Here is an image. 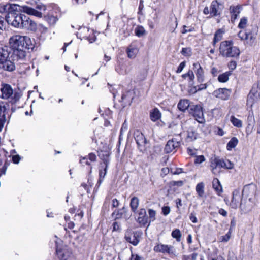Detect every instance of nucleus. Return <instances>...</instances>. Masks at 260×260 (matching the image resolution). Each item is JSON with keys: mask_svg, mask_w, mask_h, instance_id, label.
Instances as JSON below:
<instances>
[{"mask_svg": "<svg viewBox=\"0 0 260 260\" xmlns=\"http://www.w3.org/2000/svg\"><path fill=\"white\" fill-rule=\"evenodd\" d=\"M134 138L139 148L142 149L147 142L143 134L139 131H136L134 133Z\"/></svg>", "mask_w": 260, "mask_h": 260, "instance_id": "obj_12", "label": "nucleus"}, {"mask_svg": "<svg viewBox=\"0 0 260 260\" xmlns=\"http://www.w3.org/2000/svg\"><path fill=\"white\" fill-rule=\"evenodd\" d=\"M138 214V222L143 225H146L148 222V218L146 215L145 209L144 208L140 209L139 211Z\"/></svg>", "mask_w": 260, "mask_h": 260, "instance_id": "obj_19", "label": "nucleus"}, {"mask_svg": "<svg viewBox=\"0 0 260 260\" xmlns=\"http://www.w3.org/2000/svg\"><path fill=\"white\" fill-rule=\"evenodd\" d=\"M36 8L39 10V12H41L40 11H45L46 9V6L42 4H37ZM38 11V10H37Z\"/></svg>", "mask_w": 260, "mask_h": 260, "instance_id": "obj_53", "label": "nucleus"}, {"mask_svg": "<svg viewBox=\"0 0 260 260\" xmlns=\"http://www.w3.org/2000/svg\"><path fill=\"white\" fill-rule=\"evenodd\" d=\"M187 153L190 155H194L196 153V150L194 149L188 148H187Z\"/></svg>", "mask_w": 260, "mask_h": 260, "instance_id": "obj_59", "label": "nucleus"}, {"mask_svg": "<svg viewBox=\"0 0 260 260\" xmlns=\"http://www.w3.org/2000/svg\"><path fill=\"white\" fill-rule=\"evenodd\" d=\"M231 73L230 72H226L220 74L218 77V80L220 82L225 83L229 80V76Z\"/></svg>", "mask_w": 260, "mask_h": 260, "instance_id": "obj_34", "label": "nucleus"}, {"mask_svg": "<svg viewBox=\"0 0 260 260\" xmlns=\"http://www.w3.org/2000/svg\"><path fill=\"white\" fill-rule=\"evenodd\" d=\"M139 235L137 232H132L131 231H127L125 235V240L136 246L139 242Z\"/></svg>", "mask_w": 260, "mask_h": 260, "instance_id": "obj_10", "label": "nucleus"}, {"mask_svg": "<svg viewBox=\"0 0 260 260\" xmlns=\"http://www.w3.org/2000/svg\"><path fill=\"white\" fill-rule=\"evenodd\" d=\"M56 254L60 260H76L71 250L66 247L60 248L57 246Z\"/></svg>", "mask_w": 260, "mask_h": 260, "instance_id": "obj_8", "label": "nucleus"}, {"mask_svg": "<svg viewBox=\"0 0 260 260\" xmlns=\"http://www.w3.org/2000/svg\"><path fill=\"white\" fill-rule=\"evenodd\" d=\"M196 191L200 198L203 197L205 193L204 184L203 182H200L196 185Z\"/></svg>", "mask_w": 260, "mask_h": 260, "instance_id": "obj_31", "label": "nucleus"}, {"mask_svg": "<svg viewBox=\"0 0 260 260\" xmlns=\"http://www.w3.org/2000/svg\"><path fill=\"white\" fill-rule=\"evenodd\" d=\"M13 12H22L38 18H41L43 15L42 12L29 6H20L16 4H8V12L12 13Z\"/></svg>", "mask_w": 260, "mask_h": 260, "instance_id": "obj_3", "label": "nucleus"}, {"mask_svg": "<svg viewBox=\"0 0 260 260\" xmlns=\"http://www.w3.org/2000/svg\"><path fill=\"white\" fill-rule=\"evenodd\" d=\"M240 200L241 196L239 191H234L233 193V197L231 203L230 204V206L234 209L237 208L239 205H241V204H240Z\"/></svg>", "mask_w": 260, "mask_h": 260, "instance_id": "obj_20", "label": "nucleus"}, {"mask_svg": "<svg viewBox=\"0 0 260 260\" xmlns=\"http://www.w3.org/2000/svg\"><path fill=\"white\" fill-rule=\"evenodd\" d=\"M1 91V96L3 99H8L13 95V89L9 85H3Z\"/></svg>", "mask_w": 260, "mask_h": 260, "instance_id": "obj_17", "label": "nucleus"}, {"mask_svg": "<svg viewBox=\"0 0 260 260\" xmlns=\"http://www.w3.org/2000/svg\"><path fill=\"white\" fill-rule=\"evenodd\" d=\"M230 236H231V232L229 231L228 232V233H227L224 236H221L219 238V240L220 242H228L230 238Z\"/></svg>", "mask_w": 260, "mask_h": 260, "instance_id": "obj_45", "label": "nucleus"}, {"mask_svg": "<svg viewBox=\"0 0 260 260\" xmlns=\"http://www.w3.org/2000/svg\"><path fill=\"white\" fill-rule=\"evenodd\" d=\"M241 7L240 6H232L230 7V12L231 15L232 21H235L240 13Z\"/></svg>", "mask_w": 260, "mask_h": 260, "instance_id": "obj_22", "label": "nucleus"}, {"mask_svg": "<svg viewBox=\"0 0 260 260\" xmlns=\"http://www.w3.org/2000/svg\"><path fill=\"white\" fill-rule=\"evenodd\" d=\"M247 24V18L246 17H242L238 24V27L241 29L245 28Z\"/></svg>", "mask_w": 260, "mask_h": 260, "instance_id": "obj_40", "label": "nucleus"}, {"mask_svg": "<svg viewBox=\"0 0 260 260\" xmlns=\"http://www.w3.org/2000/svg\"><path fill=\"white\" fill-rule=\"evenodd\" d=\"M181 53L185 56H190L192 54L191 49L190 48H183L181 50Z\"/></svg>", "mask_w": 260, "mask_h": 260, "instance_id": "obj_41", "label": "nucleus"}, {"mask_svg": "<svg viewBox=\"0 0 260 260\" xmlns=\"http://www.w3.org/2000/svg\"><path fill=\"white\" fill-rule=\"evenodd\" d=\"M15 60H17L16 58L13 57V55L11 54L8 57L1 60L0 61V70L12 72L16 69Z\"/></svg>", "mask_w": 260, "mask_h": 260, "instance_id": "obj_5", "label": "nucleus"}, {"mask_svg": "<svg viewBox=\"0 0 260 260\" xmlns=\"http://www.w3.org/2000/svg\"><path fill=\"white\" fill-rule=\"evenodd\" d=\"M219 5L216 1H214L212 2L211 5V11L210 13L213 16H216L220 14L219 11Z\"/></svg>", "mask_w": 260, "mask_h": 260, "instance_id": "obj_25", "label": "nucleus"}, {"mask_svg": "<svg viewBox=\"0 0 260 260\" xmlns=\"http://www.w3.org/2000/svg\"><path fill=\"white\" fill-rule=\"evenodd\" d=\"M256 194V187L254 186H245L242 191V195L247 198H249V201L252 202L253 197L255 196Z\"/></svg>", "mask_w": 260, "mask_h": 260, "instance_id": "obj_13", "label": "nucleus"}, {"mask_svg": "<svg viewBox=\"0 0 260 260\" xmlns=\"http://www.w3.org/2000/svg\"><path fill=\"white\" fill-rule=\"evenodd\" d=\"M213 188L215 189L217 194L220 195L223 192L222 186L219 180L217 178H214L212 182Z\"/></svg>", "mask_w": 260, "mask_h": 260, "instance_id": "obj_26", "label": "nucleus"}, {"mask_svg": "<svg viewBox=\"0 0 260 260\" xmlns=\"http://www.w3.org/2000/svg\"><path fill=\"white\" fill-rule=\"evenodd\" d=\"M238 143V139L236 137H233L227 144L226 148L228 150H231L237 145Z\"/></svg>", "mask_w": 260, "mask_h": 260, "instance_id": "obj_33", "label": "nucleus"}, {"mask_svg": "<svg viewBox=\"0 0 260 260\" xmlns=\"http://www.w3.org/2000/svg\"><path fill=\"white\" fill-rule=\"evenodd\" d=\"M20 160V157L19 155H14L12 157V160L14 164H18Z\"/></svg>", "mask_w": 260, "mask_h": 260, "instance_id": "obj_57", "label": "nucleus"}, {"mask_svg": "<svg viewBox=\"0 0 260 260\" xmlns=\"http://www.w3.org/2000/svg\"><path fill=\"white\" fill-rule=\"evenodd\" d=\"M198 91H200L203 89H205L207 88V85L206 84H202L197 86Z\"/></svg>", "mask_w": 260, "mask_h": 260, "instance_id": "obj_62", "label": "nucleus"}, {"mask_svg": "<svg viewBox=\"0 0 260 260\" xmlns=\"http://www.w3.org/2000/svg\"><path fill=\"white\" fill-rule=\"evenodd\" d=\"M257 96H259V94L257 93H254L252 92H250L248 95L247 100V104L250 106H252L254 103L257 101Z\"/></svg>", "mask_w": 260, "mask_h": 260, "instance_id": "obj_29", "label": "nucleus"}, {"mask_svg": "<svg viewBox=\"0 0 260 260\" xmlns=\"http://www.w3.org/2000/svg\"><path fill=\"white\" fill-rule=\"evenodd\" d=\"M135 33L137 36L141 37L146 34V31L143 27L138 26L135 29Z\"/></svg>", "mask_w": 260, "mask_h": 260, "instance_id": "obj_35", "label": "nucleus"}, {"mask_svg": "<svg viewBox=\"0 0 260 260\" xmlns=\"http://www.w3.org/2000/svg\"><path fill=\"white\" fill-rule=\"evenodd\" d=\"M231 91L226 88H219L215 90L213 94L214 96L223 100L228 99Z\"/></svg>", "mask_w": 260, "mask_h": 260, "instance_id": "obj_14", "label": "nucleus"}, {"mask_svg": "<svg viewBox=\"0 0 260 260\" xmlns=\"http://www.w3.org/2000/svg\"><path fill=\"white\" fill-rule=\"evenodd\" d=\"M185 64H186V63L185 61H183V62H181L177 68L176 72L177 73H181L182 71V70H183V69L184 68Z\"/></svg>", "mask_w": 260, "mask_h": 260, "instance_id": "obj_51", "label": "nucleus"}, {"mask_svg": "<svg viewBox=\"0 0 260 260\" xmlns=\"http://www.w3.org/2000/svg\"><path fill=\"white\" fill-rule=\"evenodd\" d=\"M78 36H79L81 39L87 40L90 43H92L95 41V36L93 30L90 29L87 27L80 28Z\"/></svg>", "mask_w": 260, "mask_h": 260, "instance_id": "obj_7", "label": "nucleus"}, {"mask_svg": "<svg viewBox=\"0 0 260 260\" xmlns=\"http://www.w3.org/2000/svg\"><path fill=\"white\" fill-rule=\"evenodd\" d=\"M179 146V142L174 139H172L169 140L167 143L165 147V151L166 153L172 152Z\"/></svg>", "mask_w": 260, "mask_h": 260, "instance_id": "obj_16", "label": "nucleus"}, {"mask_svg": "<svg viewBox=\"0 0 260 260\" xmlns=\"http://www.w3.org/2000/svg\"><path fill=\"white\" fill-rule=\"evenodd\" d=\"M221 168H225L226 169H231L234 167V164L232 163L229 160H224L221 159Z\"/></svg>", "mask_w": 260, "mask_h": 260, "instance_id": "obj_37", "label": "nucleus"}, {"mask_svg": "<svg viewBox=\"0 0 260 260\" xmlns=\"http://www.w3.org/2000/svg\"><path fill=\"white\" fill-rule=\"evenodd\" d=\"M189 113L192 114L196 119L200 123H204L205 119L203 111V107L200 105H192L190 106Z\"/></svg>", "mask_w": 260, "mask_h": 260, "instance_id": "obj_6", "label": "nucleus"}, {"mask_svg": "<svg viewBox=\"0 0 260 260\" xmlns=\"http://www.w3.org/2000/svg\"><path fill=\"white\" fill-rule=\"evenodd\" d=\"M219 49L220 54L226 57H237L240 53L238 47L234 46L233 42L231 41L222 42Z\"/></svg>", "mask_w": 260, "mask_h": 260, "instance_id": "obj_2", "label": "nucleus"}, {"mask_svg": "<svg viewBox=\"0 0 260 260\" xmlns=\"http://www.w3.org/2000/svg\"><path fill=\"white\" fill-rule=\"evenodd\" d=\"M198 91L197 86H193L189 89V93L191 94H194Z\"/></svg>", "mask_w": 260, "mask_h": 260, "instance_id": "obj_60", "label": "nucleus"}, {"mask_svg": "<svg viewBox=\"0 0 260 260\" xmlns=\"http://www.w3.org/2000/svg\"><path fill=\"white\" fill-rule=\"evenodd\" d=\"M139 205V200L136 197H134L131 199L130 202V207L132 211L135 213L136 212L138 207Z\"/></svg>", "mask_w": 260, "mask_h": 260, "instance_id": "obj_28", "label": "nucleus"}, {"mask_svg": "<svg viewBox=\"0 0 260 260\" xmlns=\"http://www.w3.org/2000/svg\"><path fill=\"white\" fill-rule=\"evenodd\" d=\"M197 137V134L195 132L191 131L188 132V138H190L191 140H193L196 139Z\"/></svg>", "mask_w": 260, "mask_h": 260, "instance_id": "obj_49", "label": "nucleus"}, {"mask_svg": "<svg viewBox=\"0 0 260 260\" xmlns=\"http://www.w3.org/2000/svg\"><path fill=\"white\" fill-rule=\"evenodd\" d=\"M126 52L128 57L133 59L136 57L139 52V49L137 46L134 44H131L127 48Z\"/></svg>", "mask_w": 260, "mask_h": 260, "instance_id": "obj_21", "label": "nucleus"}, {"mask_svg": "<svg viewBox=\"0 0 260 260\" xmlns=\"http://www.w3.org/2000/svg\"><path fill=\"white\" fill-rule=\"evenodd\" d=\"M154 250L157 252L167 253L169 254H175L174 247L171 245L158 244L154 246Z\"/></svg>", "mask_w": 260, "mask_h": 260, "instance_id": "obj_9", "label": "nucleus"}, {"mask_svg": "<svg viewBox=\"0 0 260 260\" xmlns=\"http://www.w3.org/2000/svg\"><path fill=\"white\" fill-rule=\"evenodd\" d=\"M112 207L114 208L117 207L119 206V202L116 199H114L112 200Z\"/></svg>", "mask_w": 260, "mask_h": 260, "instance_id": "obj_61", "label": "nucleus"}, {"mask_svg": "<svg viewBox=\"0 0 260 260\" xmlns=\"http://www.w3.org/2000/svg\"><path fill=\"white\" fill-rule=\"evenodd\" d=\"M230 121L236 127L241 128L243 126L242 121L235 117L234 115H232L230 117Z\"/></svg>", "mask_w": 260, "mask_h": 260, "instance_id": "obj_32", "label": "nucleus"}, {"mask_svg": "<svg viewBox=\"0 0 260 260\" xmlns=\"http://www.w3.org/2000/svg\"><path fill=\"white\" fill-rule=\"evenodd\" d=\"M128 129V124L126 123V120L124 122V123L122 124L121 129H120V134L119 137L121 138V137L123 135L124 133Z\"/></svg>", "mask_w": 260, "mask_h": 260, "instance_id": "obj_44", "label": "nucleus"}, {"mask_svg": "<svg viewBox=\"0 0 260 260\" xmlns=\"http://www.w3.org/2000/svg\"><path fill=\"white\" fill-rule=\"evenodd\" d=\"M161 113L157 108L153 109L150 112V117L152 121L155 122L159 120L161 118Z\"/></svg>", "mask_w": 260, "mask_h": 260, "instance_id": "obj_24", "label": "nucleus"}, {"mask_svg": "<svg viewBox=\"0 0 260 260\" xmlns=\"http://www.w3.org/2000/svg\"><path fill=\"white\" fill-rule=\"evenodd\" d=\"M193 66L198 82H203L204 78L203 69L198 62L194 63Z\"/></svg>", "mask_w": 260, "mask_h": 260, "instance_id": "obj_18", "label": "nucleus"}, {"mask_svg": "<svg viewBox=\"0 0 260 260\" xmlns=\"http://www.w3.org/2000/svg\"><path fill=\"white\" fill-rule=\"evenodd\" d=\"M47 20L48 23L51 25H54L58 20V19L57 17L54 16H50L48 17Z\"/></svg>", "mask_w": 260, "mask_h": 260, "instance_id": "obj_42", "label": "nucleus"}, {"mask_svg": "<svg viewBox=\"0 0 260 260\" xmlns=\"http://www.w3.org/2000/svg\"><path fill=\"white\" fill-rule=\"evenodd\" d=\"M113 231H118L119 229V225L118 223L116 222H115L113 224Z\"/></svg>", "mask_w": 260, "mask_h": 260, "instance_id": "obj_64", "label": "nucleus"}, {"mask_svg": "<svg viewBox=\"0 0 260 260\" xmlns=\"http://www.w3.org/2000/svg\"><path fill=\"white\" fill-rule=\"evenodd\" d=\"M219 213L223 216H226L227 215V212L222 208L219 209Z\"/></svg>", "mask_w": 260, "mask_h": 260, "instance_id": "obj_63", "label": "nucleus"}, {"mask_svg": "<svg viewBox=\"0 0 260 260\" xmlns=\"http://www.w3.org/2000/svg\"><path fill=\"white\" fill-rule=\"evenodd\" d=\"M88 158L91 161H94L96 160V156L94 153H91L89 154V155L88 156Z\"/></svg>", "mask_w": 260, "mask_h": 260, "instance_id": "obj_58", "label": "nucleus"}, {"mask_svg": "<svg viewBox=\"0 0 260 260\" xmlns=\"http://www.w3.org/2000/svg\"><path fill=\"white\" fill-rule=\"evenodd\" d=\"M189 219L194 223H196L198 222V219L194 213H191L190 214Z\"/></svg>", "mask_w": 260, "mask_h": 260, "instance_id": "obj_54", "label": "nucleus"}, {"mask_svg": "<svg viewBox=\"0 0 260 260\" xmlns=\"http://www.w3.org/2000/svg\"><path fill=\"white\" fill-rule=\"evenodd\" d=\"M6 21V18H4L0 16V30H2L4 29H5Z\"/></svg>", "mask_w": 260, "mask_h": 260, "instance_id": "obj_47", "label": "nucleus"}, {"mask_svg": "<svg viewBox=\"0 0 260 260\" xmlns=\"http://www.w3.org/2000/svg\"><path fill=\"white\" fill-rule=\"evenodd\" d=\"M26 15L22 14L10 13L6 16V21L10 25L12 26L22 29L24 17H26Z\"/></svg>", "mask_w": 260, "mask_h": 260, "instance_id": "obj_4", "label": "nucleus"}, {"mask_svg": "<svg viewBox=\"0 0 260 260\" xmlns=\"http://www.w3.org/2000/svg\"><path fill=\"white\" fill-rule=\"evenodd\" d=\"M11 54L7 46H0V61Z\"/></svg>", "mask_w": 260, "mask_h": 260, "instance_id": "obj_30", "label": "nucleus"}, {"mask_svg": "<svg viewBox=\"0 0 260 260\" xmlns=\"http://www.w3.org/2000/svg\"><path fill=\"white\" fill-rule=\"evenodd\" d=\"M205 158L203 155L197 156L194 160V163L196 164H201L202 162L205 161Z\"/></svg>", "mask_w": 260, "mask_h": 260, "instance_id": "obj_46", "label": "nucleus"}, {"mask_svg": "<svg viewBox=\"0 0 260 260\" xmlns=\"http://www.w3.org/2000/svg\"><path fill=\"white\" fill-rule=\"evenodd\" d=\"M170 212V208L169 206H164L162 208V213L164 215L167 216Z\"/></svg>", "mask_w": 260, "mask_h": 260, "instance_id": "obj_50", "label": "nucleus"}, {"mask_svg": "<svg viewBox=\"0 0 260 260\" xmlns=\"http://www.w3.org/2000/svg\"><path fill=\"white\" fill-rule=\"evenodd\" d=\"M221 166V159L217 158L212 159L210 165L212 172L215 175L218 174L220 172V169L222 168Z\"/></svg>", "mask_w": 260, "mask_h": 260, "instance_id": "obj_15", "label": "nucleus"}, {"mask_svg": "<svg viewBox=\"0 0 260 260\" xmlns=\"http://www.w3.org/2000/svg\"><path fill=\"white\" fill-rule=\"evenodd\" d=\"M229 68L231 71H233L235 70L237 67V63L236 61H231L229 62L228 64Z\"/></svg>", "mask_w": 260, "mask_h": 260, "instance_id": "obj_52", "label": "nucleus"}, {"mask_svg": "<svg viewBox=\"0 0 260 260\" xmlns=\"http://www.w3.org/2000/svg\"><path fill=\"white\" fill-rule=\"evenodd\" d=\"M238 35L241 40H247V42L250 44L252 43L254 40V37L252 35L248 34L244 31H240Z\"/></svg>", "mask_w": 260, "mask_h": 260, "instance_id": "obj_23", "label": "nucleus"}, {"mask_svg": "<svg viewBox=\"0 0 260 260\" xmlns=\"http://www.w3.org/2000/svg\"><path fill=\"white\" fill-rule=\"evenodd\" d=\"M171 235L174 238L176 239L177 241H180L181 234L180 231L179 229H176L173 231Z\"/></svg>", "mask_w": 260, "mask_h": 260, "instance_id": "obj_38", "label": "nucleus"}, {"mask_svg": "<svg viewBox=\"0 0 260 260\" xmlns=\"http://www.w3.org/2000/svg\"><path fill=\"white\" fill-rule=\"evenodd\" d=\"M9 44L13 50V55L17 60H23L26 57V50L32 49L34 41L27 37L15 35L9 39Z\"/></svg>", "mask_w": 260, "mask_h": 260, "instance_id": "obj_1", "label": "nucleus"}, {"mask_svg": "<svg viewBox=\"0 0 260 260\" xmlns=\"http://www.w3.org/2000/svg\"><path fill=\"white\" fill-rule=\"evenodd\" d=\"M223 34V31L221 29H219L216 32L214 37V44H215L217 42H219L220 40H221Z\"/></svg>", "mask_w": 260, "mask_h": 260, "instance_id": "obj_36", "label": "nucleus"}, {"mask_svg": "<svg viewBox=\"0 0 260 260\" xmlns=\"http://www.w3.org/2000/svg\"><path fill=\"white\" fill-rule=\"evenodd\" d=\"M8 12V4H0V13H4Z\"/></svg>", "mask_w": 260, "mask_h": 260, "instance_id": "obj_48", "label": "nucleus"}, {"mask_svg": "<svg viewBox=\"0 0 260 260\" xmlns=\"http://www.w3.org/2000/svg\"><path fill=\"white\" fill-rule=\"evenodd\" d=\"M190 106L189 100L186 99L181 100L178 104V109L182 111H185L188 108H190Z\"/></svg>", "mask_w": 260, "mask_h": 260, "instance_id": "obj_27", "label": "nucleus"}, {"mask_svg": "<svg viewBox=\"0 0 260 260\" xmlns=\"http://www.w3.org/2000/svg\"><path fill=\"white\" fill-rule=\"evenodd\" d=\"M187 77L189 79L190 81H193L194 79V75L192 71L189 70L187 72Z\"/></svg>", "mask_w": 260, "mask_h": 260, "instance_id": "obj_55", "label": "nucleus"}, {"mask_svg": "<svg viewBox=\"0 0 260 260\" xmlns=\"http://www.w3.org/2000/svg\"><path fill=\"white\" fill-rule=\"evenodd\" d=\"M149 217L151 221H154L155 220L156 211L152 209L148 210Z\"/></svg>", "mask_w": 260, "mask_h": 260, "instance_id": "obj_43", "label": "nucleus"}, {"mask_svg": "<svg viewBox=\"0 0 260 260\" xmlns=\"http://www.w3.org/2000/svg\"><path fill=\"white\" fill-rule=\"evenodd\" d=\"M107 165L106 164L105 167L104 168V170L102 171V170H100L99 172V180L98 181V183H99V185L102 182L104 178L105 177L106 173H107Z\"/></svg>", "mask_w": 260, "mask_h": 260, "instance_id": "obj_39", "label": "nucleus"}, {"mask_svg": "<svg viewBox=\"0 0 260 260\" xmlns=\"http://www.w3.org/2000/svg\"><path fill=\"white\" fill-rule=\"evenodd\" d=\"M142 258L137 254H132L130 260H142Z\"/></svg>", "mask_w": 260, "mask_h": 260, "instance_id": "obj_56", "label": "nucleus"}, {"mask_svg": "<svg viewBox=\"0 0 260 260\" xmlns=\"http://www.w3.org/2000/svg\"><path fill=\"white\" fill-rule=\"evenodd\" d=\"M24 20H23V24L22 27V29H25L27 30L35 31L37 29V23L31 20L27 16L26 17H24Z\"/></svg>", "mask_w": 260, "mask_h": 260, "instance_id": "obj_11", "label": "nucleus"}]
</instances>
